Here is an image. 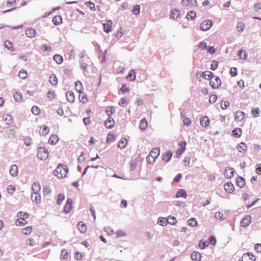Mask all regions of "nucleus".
Segmentation results:
<instances>
[{
	"label": "nucleus",
	"mask_w": 261,
	"mask_h": 261,
	"mask_svg": "<svg viewBox=\"0 0 261 261\" xmlns=\"http://www.w3.org/2000/svg\"><path fill=\"white\" fill-rule=\"evenodd\" d=\"M68 172V167L65 165L62 164H59L56 170L54 171L55 175H56L58 178L65 177Z\"/></svg>",
	"instance_id": "nucleus-1"
},
{
	"label": "nucleus",
	"mask_w": 261,
	"mask_h": 261,
	"mask_svg": "<svg viewBox=\"0 0 261 261\" xmlns=\"http://www.w3.org/2000/svg\"><path fill=\"white\" fill-rule=\"evenodd\" d=\"M29 214L27 212H19L17 214L18 219L15 221V224L18 226H22L27 224V219L29 218Z\"/></svg>",
	"instance_id": "nucleus-2"
},
{
	"label": "nucleus",
	"mask_w": 261,
	"mask_h": 261,
	"mask_svg": "<svg viewBox=\"0 0 261 261\" xmlns=\"http://www.w3.org/2000/svg\"><path fill=\"white\" fill-rule=\"evenodd\" d=\"M37 155L42 160H46L48 156V151L46 147H40L38 148Z\"/></svg>",
	"instance_id": "nucleus-3"
},
{
	"label": "nucleus",
	"mask_w": 261,
	"mask_h": 261,
	"mask_svg": "<svg viewBox=\"0 0 261 261\" xmlns=\"http://www.w3.org/2000/svg\"><path fill=\"white\" fill-rule=\"evenodd\" d=\"M213 22L210 19H206L202 21L200 25V29L202 31L209 30L213 26Z\"/></svg>",
	"instance_id": "nucleus-4"
},
{
	"label": "nucleus",
	"mask_w": 261,
	"mask_h": 261,
	"mask_svg": "<svg viewBox=\"0 0 261 261\" xmlns=\"http://www.w3.org/2000/svg\"><path fill=\"white\" fill-rule=\"evenodd\" d=\"M210 84L214 89H217L220 86L221 81L219 77L214 76L210 79Z\"/></svg>",
	"instance_id": "nucleus-5"
},
{
	"label": "nucleus",
	"mask_w": 261,
	"mask_h": 261,
	"mask_svg": "<svg viewBox=\"0 0 261 261\" xmlns=\"http://www.w3.org/2000/svg\"><path fill=\"white\" fill-rule=\"evenodd\" d=\"M181 4L184 7H195L197 5V0H182Z\"/></svg>",
	"instance_id": "nucleus-6"
},
{
	"label": "nucleus",
	"mask_w": 261,
	"mask_h": 261,
	"mask_svg": "<svg viewBox=\"0 0 261 261\" xmlns=\"http://www.w3.org/2000/svg\"><path fill=\"white\" fill-rule=\"evenodd\" d=\"M170 17L173 19H177L180 17V12L179 10L174 9L171 10Z\"/></svg>",
	"instance_id": "nucleus-7"
},
{
	"label": "nucleus",
	"mask_w": 261,
	"mask_h": 261,
	"mask_svg": "<svg viewBox=\"0 0 261 261\" xmlns=\"http://www.w3.org/2000/svg\"><path fill=\"white\" fill-rule=\"evenodd\" d=\"M245 116V114L244 112L238 111L236 112L234 119L238 122H240L244 119Z\"/></svg>",
	"instance_id": "nucleus-8"
},
{
	"label": "nucleus",
	"mask_w": 261,
	"mask_h": 261,
	"mask_svg": "<svg viewBox=\"0 0 261 261\" xmlns=\"http://www.w3.org/2000/svg\"><path fill=\"white\" fill-rule=\"evenodd\" d=\"M114 125L115 121L113 118L111 117H109L105 121V125L107 128L111 129L114 127Z\"/></svg>",
	"instance_id": "nucleus-9"
},
{
	"label": "nucleus",
	"mask_w": 261,
	"mask_h": 261,
	"mask_svg": "<svg viewBox=\"0 0 261 261\" xmlns=\"http://www.w3.org/2000/svg\"><path fill=\"white\" fill-rule=\"evenodd\" d=\"M85 58L86 59V60L87 61V62H88L89 61V59L88 57H86L84 55H81V60L80 61L81 67V68L83 69L84 71H85V70L87 69V67L88 66L87 63L86 62L84 61L85 60Z\"/></svg>",
	"instance_id": "nucleus-10"
},
{
	"label": "nucleus",
	"mask_w": 261,
	"mask_h": 261,
	"mask_svg": "<svg viewBox=\"0 0 261 261\" xmlns=\"http://www.w3.org/2000/svg\"><path fill=\"white\" fill-rule=\"evenodd\" d=\"M72 200L70 198H68L66 203L64 206V212L66 213H69L72 210Z\"/></svg>",
	"instance_id": "nucleus-11"
},
{
	"label": "nucleus",
	"mask_w": 261,
	"mask_h": 261,
	"mask_svg": "<svg viewBox=\"0 0 261 261\" xmlns=\"http://www.w3.org/2000/svg\"><path fill=\"white\" fill-rule=\"evenodd\" d=\"M234 170L231 167L226 168L224 171V175L228 178H231L234 176Z\"/></svg>",
	"instance_id": "nucleus-12"
},
{
	"label": "nucleus",
	"mask_w": 261,
	"mask_h": 261,
	"mask_svg": "<svg viewBox=\"0 0 261 261\" xmlns=\"http://www.w3.org/2000/svg\"><path fill=\"white\" fill-rule=\"evenodd\" d=\"M160 154V150L158 148H153L148 155V159L149 160V158L151 156V158L154 159H156Z\"/></svg>",
	"instance_id": "nucleus-13"
},
{
	"label": "nucleus",
	"mask_w": 261,
	"mask_h": 261,
	"mask_svg": "<svg viewBox=\"0 0 261 261\" xmlns=\"http://www.w3.org/2000/svg\"><path fill=\"white\" fill-rule=\"evenodd\" d=\"M243 261H255V257L250 253H245L243 256Z\"/></svg>",
	"instance_id": "nucleus-14"
},
{
	"label": "nucleus",
	"mask_w": 261,
	"mask_h": 261,
	"mask_svg": "<svg viewBox=\"0 0 261 261\" xmlns=\"http://www.w3.org/2000/svg\"><path fill=\"white\" fill-rule=\"evenodd\" d=\"M238 150L241 153H245L248 149V146L244 142H242L238 145Z\"/></svg>",
	"instance_id": "nucleus-15"
},
{
	"label": "nucleus",
	"mask_w": 261,
	"mask_h": 261,
	"mask_svg": "<svg viewBox=\"0 0 261 261\" xmlns=\"http://www.w3.org/2000/svg\"><path fill=\"white\" fill-rule=\"evenodd\" d=\"M225 190L229 194L232 193L234 190L233 185L231 182H227L224 185Z\"/></svg>",
	"instance_id": "nucleus-16"
},
{
	"label": "nucleus",
	"mask_w": 261,
	"mask_h": 261,
	"mask_svg": "<svg viewBox=\"0 0 261 261\" xmlns=\"http://www.w3.org/2000/svg\"><path fill=\"white\" fill-rule=\"evenodd\" d=\"M9 172L11 175L16 176L18 174V166L15 164L11 165L10 167Z\"/></svg>",
	"instance_id": "nucleus-17"
},
{
	"label": "nucleus",
	"mask_w": 261,
	"mask_h": 261,
	"mask_svg": "<svg viewBox=\"0 0 261 261\" xmlns=\"http://www.w3.org/2000/svg\"><path fill=\"white\" fill-rule=\"evenodd\" d=\"M200 122L203 127H206L210 125V120L207 117L203 116L200 118Z\"/></svg>",
	"instance_id": "nucleus-18"
},
{
	"label": "nucleus",
	"mask_w": 261,
	"mask_h": 261,
	"mask_svg": "<svg viewBox=\"0 0 261 261\" xmlns=\"http://www.w3.org/2000/svg\"><path fill=\"white\" fill-rule=\"evenodd\" d=\"M251 221V217L249 215L247 216L245 218H244L241 221V225L243 227L248 226Z\"/></svg>",
	"instance_id": "nucleus-19"
},
{
	"label": "nucleus",
	"mask_w": 261,
	"mask_h": 261,
	"mask_svg": "<svg viewBox=\"0 0 261 261\" xmlns=\"http://www.w3.org/2000/svg\"><path fill=\"white\" fill-rule=\"evenodd\" d=\"M77 227L81 233H85L87 230V226L82 221H80L77 223Z\"/></svg>",
	"instance_id": "nucleus-20"
},
{
	"label": "nucleus",
	"mask_w": 261,
	"mask_h": 261,
	"mask_svg": "<svg viewBox=\"0 0 261 261\" xmlns=\"http://www.w3.org/2000/svg\"><path fill=\"white\" fill-rule=\"evenodd\" d=\"M238 56L239 57L240 60H246L247 58V54L245 50L241 49L238 53Z\"/></svg>",
	"instance_id": "nucleus-21"
},
{
	"label": "nucleus",
	"mask_w": 261,
	"mask_h": 261,
	"mask_svg": "<svg viewBox=\"0 0 261 261\" xmlns=\"http://www.w3.org/2000/svg\"><path fill=\"white\" fill-rule=\"evenodd\" d=\"M59 141V138L56 135H52L48 139V143L51 145H56Z\"/></svg>",
	"instance_id": "nucleus-22"
},
{
	"label": "nucleus",
	"mask_w": 261,
	"mask_h": 261,
	"mask_svg": "<svg viewBox=\"0 0 261 261\" xmlns=\"http://www.w3.org/2000/svg\"><path fill=\"white\" fill-rule=\"evenodd\" d=\"M191 259L194 261H200L201 259V255L199 252L194 251L191 254Z\"/></svg>",
	"instance_id": "nucleus-23"
},
{
	"label": "nucleus",
	"mask_w": 261,
	"mask_h": 261,
	"mask_svg": "<svg viewBox=\"0 0 261 261\" xmlns=\"http://www.w3.org/2000/svg\"><path fill=\"white\" fill-rule=\"evenodd\" d=\"M236 183L238 187L242 188L245 185V180L243 177L239 176L236 179Z\"/></svg>",
	"instance_id": "nucleus-24"
},
{
	"label": "nucleus",
	"mask_w": 261,
	"mask_h": 261,
	"mask_svg": "<svg viewBox=\"0 0 261 261\" xmlns=\"http://www.w3.org/2000/svg\"><path fill=\"white\" fill-rule=\"evenodd\" d=\"M136 77L135 71L133 69L130 70L129 71L128 75L126 76V79L128 81H134L135 80Z\"/></svg>",
	"instance_id": "nucleus-25"
},
{
	"label": "nucleus",
	"mask_w": 261,
	"mask_h": 261,
	"mask_svg": "<svg viewBox=\"0 0 261 261\" xmlns=\"http://www.w3.org/2000/svg\"><path fill=\"white\" fill-rule=\"evenodd\" d=\"M32 189L33 191V193L37 194L41 189V186L38 182H34L32 186Z\"/></svg>",
	"instance_id": "nucleus-26"
},
{
	"label": "nucleus",
	"mask_w": 261,
	"mask_h": 261,
	"mask_svg": "<svg viewBox=\"0 0 261 261\" xmlns=\"http://www.w3.org/2000/svg\"><path fill=\"white\" fill-rule=\"evenodd\" d=\"M25 34L28 37L32 38L36 35V31L34 29L29 28L26 30Z\"/></svg>",
	"instance_id": "nucleus-27"
},
{
	"label": "nucleus",
	"mask_w": 261,
	"mask_h": 261,
	"mask_svg": "<svg viewBox=\"0 0 261 261\" xmlns=\"http://www.w3.org/2000/svg\"><path fill=\"white\" fill-rule=\"evenodd\" d=\"M113 22L111 20H109L108 21V23H103V29L104 31L108 33L111 31V28L112 27Z\"/></svg>",
	"instance_id": "nucleus-28"
},
{
	"label": "nucleus",
	"mask_w": 261,
	"mask_h": 261,
	"mask_svg": "<svg viewBox=\"0 0 261 261\" xmlns=\"http://www.w3.org/2000/svg\"><path fill=\"white\" fill-rule=\"evenodd\" d=\"M66 98L67 100L69 102H73L75 99V97L73 92L70 91H68L66 93Z\"/></svg>",
	"instance_id": "nucleus-29"
},
{
	"label": "nucleus",
	"mask_w": 261,
	"mask_h": 261,
	"mask_svg": "<svg viewBox=\"0 0 261 261\" xmlns=\"http://www.w3.org/2000/svg\"><path fill=\"white\" fill-rule=\"evenodd\" d=\"M53 22L56 25H60L62 22V18L60 16H55L53 19Z\"/></svg>",
	"instance_id": "nucleus-30"
},
{
	"label": "nucleus",
	"mask_w": 261,
	"mask_h": 261,
	"mask_svg": "<svg viewBox=\"0 0 261 261\" xmlns=\"http://www.w3.org/2000/svg\"><path fill=\"white\" fill-rule=\"evenodd\" d=\"M242 129L240 128H237L232 131V135L234 138H240L242 135Z\"/></svg>",
	"instance_id": "nucleus-31"
},
{
	"label": "nucleus",
	"mask_w": 261,
	"mask_h": 261,
	"mask_svg": "<svg viewBox=\"0 0 261 261\" xmlns=\"http://www.w3.org/2000/svg\"><path fill=\"white\" fill-rule=\"evenodd\" d=\"M75 88H76L77 91L79 93H83V85H82V83L80 81H76L75 83Z\"/></svg>",
	"instance_id": "nucleus-32"
},
{
	"label": "nucleus",
	"mask_w": 261,
	"mask_h": 261,
	"mask_svg": "<svg viewBox=\"0 0 261 261\" xmlns=\"http://www.w3.org/2000/svg\"><path fill=\"white\" fill-rule=\"evenodd\" d=\"M49 82L53 85H56L58 84V79L55 74H51L49 77Z\"/></svg>",
	"instance_id": "nucleus-33"
},
{
	"label": "nucleus",
	"mask_w": 261,
	"mask_h": 261,
	"mask_svg": "<svg viewBox=\"0 0 261 261\" xmlns=\"http://www.w3.org/2000/svg\"><path fill=\"white\" fill-rule=\"evenodd\" d=\"M140 128L142 130H145L147 127V120L143 118L141 120L140 122Z\"/></svg>",
	"instance_id": "nucleus-34"
},
{
	"label": "nucleus",
	"mask_w": 261,
	"mask_h": 261,
	"mask_svg": "<svg viewBox=\"0 0 261 261\" xmlns=\"http://www.w3.org/2000/svg\"><path fill=\"white\" fill-rule=\"evenodd\" d=\"M53 58L54 61L58 64H61L63 62V57L60 55H55Z\"/></svg>",
	"instance_id": "nucleus-35"
},
{
	"label": "nucleus",
	"mask_w": 261,
	"mask_h": 261,
	"mask_svg": "<svg viewBox=\"0 0 261 261\" xmlns=\"http://www.w3.org/2000/svg\"><path fill=\"white\" fill-rule=\"evenodd\" d=\"M196 17V13L195 11H191L188 12L186 17L188 19L194 20Z\"/></svg>",
	"instance_id": "nucleus-36"
},
{
	"label": "nucleus",
	"mask_w": 261,
	"mask_h": 261,
	"mask_svg": "<svg viewBox=\"0 0 261 261\" xmlns=\"http://www.w3.org/2000/svg\"><path fill=\"white\" fill-rule=\"evenodd\" d=\"M127 145V140L126 138H122L119 142L118 147L120 148H124Z\"/></svg>",
	"instance_id": "nucleus-37"
},
{
	"label": "nucleus",
	"mask_w": 261,
	"mask_h": 261,
	"mask_svg": "<svg viewBox=\"0 0 261 261\" xmlns=\"http://www.w3.org/2000/svg\"><path fill=\"white\" fill-rule=\"evenodd\" d=\"M5 46L6 48H7L8 50H10L11 51H13L14 50H15V49L12 45V43L10 41H6L5 42Z\"/></svg>",
	"instance_id": "nucleus-38"
},
{
	"label": "nucleus",
	"mask_w": 261,
	"mask_h": 261,
	"mask_svg": "<svg viewBox=\"0 0 261 261\" xmlns=\"http://www.w3.org/2000/svg\"><path fill=\"white\" fill-rule=\"evenodd\" d=\"M33 230V228L32 226H27L22 230V232L23 234L25 235L30 234Z\"/></svg>",
	"instance_id": "nucleus-39"
},
{
	"label": "nucleus",
	"mask_w": 261,
	"mask_h": 261,
	"mask_svg": "<svg viewBox=\"0 0 261 261\" xmlns=\"http://www.w3.org/2000/svg\"><path fill=\"white\" fill-rule=\"evenodd\" d=\"M213 76H214L213 75L212 72L208 71L204 72L202 73V77L204 79H206V80H210V79L211 78V77H213Z\"/></svg>",
	"instance_id": "nucleus-40"
},
{
	"label": "nucleus",
	"mask_w": 261,
	"mask_h": 261,
	"mask_svg": "<svg viewBox=\"0 0 261 261\" xmlns=\"http://www.w3.org/2000/svg\"><path fill=\"white\" fill-rule=\"evenodd\" d=\"M166 222L171 225H174L176 223V219L174 217L169 216L167 218Z\"/></svg>",
	"instance_id": "nucleus-41"
},
{
	"label": "nucleus",
	"mask_w": 261,
	"mask_h": 261,
	"mask_svg": "<svg viewBox=\"0 0 261 261\" xmlns=\"http://www.w3.org/2000/svg\"><path fill=\"white\" fill-rule=\"evenodd\" d=\"M14 99L16 101H20L22 99V95L21 93H19L18 92H16L13 95Z\"/></svg>",
	"instance_id": "nucleus-42"
},
{
	"label": "nucleus",
	"mask_w": 261,
	"mask_h": 261,
	"mask_svg": "<svg viewBox=\"0 0 261 261\" xmlns=\"http://www.w3.org/2000/svg\"><path fill=\"white\" fill-rule=\"evenodd\" d=\"M31 111L32 113L36 116L39 115L40 113V109L37 106H33L32 108Z\"/></svg>",
	"instance_id": "nucleus-43"
},
{
	"label": "nucleus",
	"mask_w": 261,
	"mask_h": 261,
	"mask_svg": "<svg viewBox=\"0 0 261 261\" xmlns=\"http://www.w3.org/2000/svg\"><path fill=\"white\" fill-rule=\"evenodd\" d=\"M51 188L48 185H45L43 188V192L44 195H48L50 193Z\"/></svg>",
	"instance_id": "nucleus-44"
},
{
	"label": "nucleus",
	"mask_w": 261,
	"mask_h": 261,
	"mask_svg": "<svg viewBox=\"0 0 261 261\" xmlns=\"http://www.w3.org/2000/svg\"><path fill=\"white\" fill-rule=\"evenodd\" d=\"M19 76L22 79H25L28 76V73L26 70H21L18 74Z\"/></svg>",
	"instance_id": "nucleus-45"
},
{
	"label": "nucleus",
	"mask_w": 261,
	"mask_h": 261,
	"mask_svg": "<svg viewBox=\"0 0 261 261\" xmlns=\"http://www.w3.org/2000/svg\"><path fill=\"white\" fill-rule=\"evenodd\" d=\"M188 224L192 227H195L197 226L198 223L195 218H191L188 220Z\"/></svg>",
	"instance_id": "nucleus-46"
},
{
	"label": "nucleus",
	"mask_w": 261,
	"mask_h": 261,
	"mask_svg": "<svg viewBox=\"0 0 261 261\" xmlns=\"http://www.w3.org/2000/svg\"><path fill=\"white\" fill-rule=\"evenodd\" d=\"M85 5L88 6L89 9L92 11H95L96 10L94 4L91 1L86 2L85 3Z\"/></svg>",
	"instance_id": "nucleus-47"
},
{
	"label": "nucleus",
	"mask_w": 261,
	"mask_h": 261,
	"mask_svg": "<svg viewBox=\"0 0 261 261\" xmlns=\"http://www.w3.org/2000/svg\"><path fill=\"white\" fill-rule=\"evenodd\" d=\"M115 112V109L112 107H109L106 108V113L109 117H110Z\"/></svg>",
	"instance_id": "nucleus-48"
},
{
	"label": "nucleus",
	"mask_w": 261,
	"mask_h": 261,
	"mask_svg": "<svg viewBox=\"0 0 261 261\" xmlns=\"http://www.w3.org/2000/svg\"><path fill=\"white\" fill-rule=\"evenodd\" d=\"M208 246V243L206 241L201 240L199 243V246L201 249H204Z\"/></svg>",
	"instance_id": "nucleus-49"
},
{
	"label": "nucleus",
	"mask_w": 261,
	"mask_h": 261,
	"mask_svg": "<svg viewBox=\"0 0 261 261\" xmlns=\"http://www.w3.org/2000/svg\"><path fill=\"white\" fill-rule=\"evenodd\" d=\"M207 47L206 43L204 41H201L199 43L198 48L201 50H204Z\"/></svg>",
	"instance_id": "nucleus-50"
},
{
	"label": "nucleus",
	"mask_w": 261,
	"mask_h": 261,
	"mask_svg": "<svg viewBox=\"0 0 261 261\" xmlns=\"http://www.w3.org/2000/svg\"><path fill=\"white\" fill-rule=\"evenodd\" d=\"M115 140V136L114 134H109L108 135L107 138V142H114Z\"/></svg>",
	"instance_id": "nucleus-51"
},
{
	"label": "nucleus",
	"mask_w": 261,
	"mask_h": 261,
	"mask_svg": "<svg viewBox=\"0 0 261 261\" xmlns=\"http://www.w3.org/2000/svg\"><path fill=\"white\" fill-rule=\"evenodd\" d=\"M128 103V101L124 97L122 98L119 101V105L120 107H124V105H126Z\"/></svg>",
	"instance_id": "nucleus-52"
},
{
	"label": "nucleus",
	"mask_w": 261,
	"mask_h": 261,
	"mask_svg": "<svg viewBox=\"0 0 261 261\" xmlns=\"http://www.w3.org/2000/svg\"><path fill=\"white\" fill-rule=\"evenodd\" d=\"M215 218L217 220H223L224 219V215L221 212H216L215 215Z\"/></svg>",
	"instance_id": "nucleus-53"
},
{
	"label": "nucleus",
	"mask_w": 261,
	"mask_h": 261,
	"mask_svg": "<svg viewBox=\"0 0 261 261\" xmlns=\"http://www.w3.org/2000/svg\"><path fill=\"white\" fill-rule=\"evenodd\" d=\"M140 7L138 5H135L133 9V13L135 15H138L140 13Z\"/></svg>",
	"instance_id": "nucleus-54"
},
{
	"label": "nucleus",
	"mask_w": 261,
	"mask_h": 261,
	"mask_svg": "<svg viewBox=\"0 0 261 261\" xmlns=\"http://www.w3.org/2000/svg\"><path fill=\"white\" fill-rule=\"evenodd\" d=\"M229 105V102L227 101H222L221 102V107L223 110H226Z\"/></svg>",
	"instance_id": "nucleus-55"
},
{
	"label": "nucleus",
	"mask_w": 261,
	"mask_h": 261,
	"mask_svg": "<svg viewBox=\"0 0 261 261\" xmlns=\"http://www.w3.org/2000/svg\"><path fill=\"white\" fill-rule=\"evenodd\" d=\"M217 100V96L216 94H212L210 95L209 98V101L211 103H215Z\"/></svg>",
	"instance_id": "nucleus-56"
},
{
	"label": "nucleus",
	"mask_w": 261,
	"mask_h": 261,
	"mask_svg": "<svg viewBox=\"0 0 261 261\" xmlns=\"http://www.w3.org/2000/svg\"><path fill=\"white\" fill-rule=\"evenodd\" d=\"M15 190V187L12 185H9L7 187V192L10 195H12L13 194Z\"/></svg>",
	"instance_id": "nucleus-57"
},
{
	"label": "nucleus",
	"mask_w": 261,
	"mask_h": 261,
	"mask_svg": "<svg viewBox=\"0 0 261 261\" xmlns=\"http://www.w3.org/2000/svg\"><path fill=\"white\" fill-rule=\"evenodd\" d=\"M183 123L185 125L189 126L191 124V120L189 118L185 117L183 119Z\"/></svg>",
	"instance_id": "nucleus-58"
},
{
	"label": "nucleus",
	"mask_w": 261,
	"mask_h": 261,
	"mask_svg": "<svg viewBox=\"0 0 261 261\" xmlns=\"http://www.w3.org/2000/svg\"><path fill=\"white\" fill-rule=\"evenodd\" d=\"M259 112L260 110L258 108H254L252 109V113L254 117H256L258 116Z\"/></svg>",
	"instance_id": "nucleus-59"
},
{
	"label": "nucleus",
	"mask_w": 261,
	"mask_h": 261,
	"mask_svg": "<svg viewBox=\"0 0 261 261\" xmlns=\"http://www.w3.org/2000/svg\"><path fill=\"white\" fill-rule=\"evenodd\" d=\"M47 97L50 99H53L55 98V92L54 91H49L47 94Z\"/></svg>",
	"instance_id": "nucleus-60"
},
{
	"label": "nucleus",
	"mask_w": 261,
	"mask_h": 261,
	"mask_svg": "<svg viewBox=\"0 0 261 261\" xmlns=\"http://www.w3.org/2000/svg\"><path fill=\"white\" fill-rule=\"evenodd\" d=\"M172 156V153L170 151H168L166 155H164V160H166L167 162H169Z\"/></svg>",
	"instance_id": "nucleus-61"
},
{
	"label": "nucleus",
	"mask_w": 261,
	"mask_h": 261,
	"mask_svg": "<svg viewBox=\"0 0 261 261\" xmlns=\"http://www.w3.org/2000/svg\"><path fill=\"white\" fill-rule=\"evenodd\" d=\"M245 28V25L243 22H239L238 23L237 28L238 29V31L242 32Z\"/></svg>",
	"instance_id": "nucleus-62"
},
{
	"label": "nucleus",
	"mask_w": 261,
	"mask_h": 261,
	"mask_svg": "<svg viewBox=\"0 0 261 261\" xmlns=\"http://www.w3.org/2000/svg\"><path fill=\"white\" fill-rule=\"evenodd\" d=\"M120 91L123 93L128 92L129 91V89L126 87L125 84H123L120 88Z\"/></svg>",
	"instance_id": "nucleus-63"
},
{
	"label": "nucleus",
	"mask_w": 261,
	"mask_h": 261,
	"mask_svg": "<svg viewBox=\"0 0 261 261\" xmlns=\"http://www.w3.org/2000/svg\"><path fill=\"white\" fill-rule=\"evenodd\" d=\"M253 8L256 12L258 11L259 10H261V3H255L253 6Z\"/></svg>",
	"instance_id": "nucleus-64"
}]
</instances>
